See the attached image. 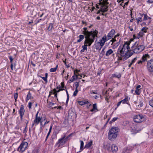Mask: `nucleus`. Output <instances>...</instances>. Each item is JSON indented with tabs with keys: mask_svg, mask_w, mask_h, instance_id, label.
<instances>
[{
	"mask_svg": "<svg viewBox=\"0 0 153 153\" xmlns=\"http://www.w3.org/2000/svg\"><path fill=\"white\" fill-rule=\"evenodd\" d=\"M131 42L130 41L126 42L123 45H120L118 49L117 54L123 56L125 55L126 53L129 51V45Z\"/></svg>",
	"mask_w": 153,
	"mask_h": 153,
	"instance_id": "f257e3e1",
	"label": "nucleus"
},
{
	"mask_svg": "<svg viewBox=\"0 0 153 153\" xmlns=\"http://www.w3.org/2000/svg\"><path fill=\"white\" fill-rule=\"evenodd\" d=\"M84 30L83 31L82 33L85 36V38L87 37V39H92L93 36H94V39H95L96 37H97L98 31L95 30L94 31H88L87 30V27H84L83 28Z\"/></svg>",
	"mask_w": 153,
	"mask_h": 153,
	"instance_id": "f03ea898",
	"label": "nucleus"
},
{
	"mask_svg": "<svg viewBox=\"0 0 153 153\" xmlns=\"http://www.w3.org/2000/svg\"><path fill=\"white\" fill-rule=\"evenodd\" d=\"M145 46L141 44L139 45L137 42H136L131 47V51L134 53H138L143 51Z\"/></svg>",
	"mask_w": 153,
	"mask_h": 153,
	"instance_id": "7ed1b4c3",
	"label": "nucleus"
},
{
	"mask_svg": "<svg viewBox=\"0 0 153 153\" xmlns=\"http://www.w3.org/2000/svg\"><path fill=\"white\" fill-rule=\"evenodd\" d=\"M118 128L112 127L108 133V138L111 140H114L116 138L118 131Z\"/></svg>",
	"mask_w": 153,
	"mask_h": 153,
	"instance_id": "20e7f679",
	"label": "nucleus"
},
{
	"mask_svg": "<svg viewBox=\"0 0 153 153\" xmlns=\"http://www.w3.org/2000/svg\"><path fill=\"white\" fill-rule=\"evenodd\" d=\"M93 36V38L92 39H87V37H86V39L84 42V45L82 46L83 50L87 51V46H90L94 42V36Z\"/></svg>",
	"mask_w": 153,
	"mask_h": 153,
	"instance_id": "39448f33",
	"label": "nucleus"
},
{
	"mask_svg": "<svg viewBox=\"0 0 153 153\" xmlns=\"http://www.w3.org/2000/svg\"><path fill=\"white\" fill-rule=\"evenodd\" d=\"M145 120L144 117L142 114H140L135 115L134 117V122L140 123L143 121Z\"/></svg>",
	"mask_w": 153,
	"mask_h": 153,
	"instance_id": "423d86ee",
	"label": "nucleus"
},
{
	"mask_svg": "<svg viewBox=\"0 0 153 153\" xmlns=\"http://www.w3.org/2000/svg\"><path fill=\"white\" fill-rule=\"evenodd\" d=\"M28 143L26 142H22L17 149V150L19 152H23L27 148Z\"/></svg>",
	"mask_w": 153,
	"mask_h": 153,
	"instance_id": "0eeeda50",
	"label": "nucleus"
},
{
	"mask_svg": "<svg viewBox=\"0 0 153 153\" xmlns=\"http://www.w3.org/2000/svg\"><path fill=\"white\" fill-rule=\"evenodd\" d=\"M146 67L147 69L149 72H153V60L150 59L147 62Z\"/></svg>",
	"mask_w": 153,
	"mask_h": 153,
	"instance_id": "6e6552de",
	"label": "nucleus"
},
{
	"mask_svg": "<svg viewBox=\"0 0 153 153\" xmlns=\"http://www.w3.org/2000/svg\"><path fill=\"white\" fill-rule=\"evenodd\" d=\"M107 38L106 36H103L101 39L100 40V42H98L99 44L101 46L100 48L99 49V50H100L102 48L104 45L105 42L107 41Z\"/></svg>",
	"mask_w": 153,
	"mask_h": 153,
	"instance_id": "1a4fd4ad",
	"label": "nucleus"
},
{
	"mask_svg": "<svg viewBox=\"0 0 153 153\" xmlns=\"http://www.w3.org/2000/svg\"><path fill=\"white\" fill-rule=\"evenodd\" d=\"M39 112L38 111L36 114L34 121V123H35L36 125L38 124L42 120L41 118L39 117H38V115Z\"/></svg>",
	"mask_w": 153,
	"mask_h": 153,
	"instance_id": "9d476101",
	"label": "nucleus"
},
{
	"mask_svg": "<svg viewBox=\"0 0 153 153\" xmlns=\"http://www.w3.org/2000/svg\"><path fill=\"white\" fill-rule=\"evenodd\" d=\"M115 33V31L114 29H112L108 34L107 38L108 40L111 39L114 36Z\"/></svg>",
	"mask_w": 153,
	"mask_h": 153,
	"instance_id": "9b49d317",
	"label": "nucleus"
},
{
	"mask_svg": "<svg viewBox=\"0 0 153 153\" xmlns=\"http://www.w3.org/2000/svg\"><path fill=\"white\" fill-rule=\"evenodd\" d=\"M131 51H132L131 50L130 51H128V53H126V55L123 56V61H125L127 59L133 55V53Z\"/></svg>",
	"mask_w": 153,
	"mask_h": 153,
	"instance_id": "f8f14e48",
	"label": "nucleus"
},
{
	"mask_svg": "<svg viewBox=\"0 0 153 153\" xmlns=\"http://www.w3.org/2000/svg\"><path fill=\"white\" fill-rule=\"evenodd\" d=\"M111 149L113 153H116L118 150V147L115 144L112 145Z\"/></svg>",
	"mask_w": 153,
	"mask_h": 153,
	"instance_id": "ddd939ff",
	"label": "nucleus"
},
{
	"mask_svg": "<svg viewBox=\"0 0 153 153\" xmlns=\"http://www.w3.org/2000/svg\"><path fill=\"white\" fill-rule=\"evenodd\" d=\"M64 137H63L58 140V141L56 143V144H59V145H64L65 143V140L64 139Z\"/></svg>",
	"mask_w": 153,
	"mask_h": 153,
	"instance_id": "4468645a",
	"label": "nucleus"
},
{
	"mask_svg": "<svg viewBox=\"0 0 153 153\" xmlns=\"http://www.w3.org/2000/svg\"><path fill=\"white\" fill-rule=\"evenodd\" d=\"M108 6L105 5H103L102 6V8L100 9L101 12L102 13L105 12L107 11L108 10L107 9L108 8Z\"/></svg>",
	"mask_w": 153,
	"mask_h": 153,
	"instance_id": "2eb2a0df",
	"label": "nucleus"
},
{
	"mask_svg": "<svg viewBox=\"0 0 153 153\" xmlns=\"http://www.w3.org/2000/svg\"><path fill=\"white\" fill-rule=\"evenodd\" d=\"M141 87V86L140 85H138L136 88V90L135 91V93L137 95L140 94L141 93L140 89V88Z\"/></svg>",
	"mask_w": 153,
	"mask_h": 153,
	"instance_id": "dca6fc26",
	"label": "nucleus"
},
{
	"mask_svg": "<svg viewBox=\"0 0 153 153\" xmlns=\"http://www.w3.org/2000/svg\"><path fill=\"white\" fill-rule=\"evenodd\" d=\"M80 71V70H78L77 69H75L74 71V74L76 75V79H77L78 78L79 79H81V77H82L81 75L79 74L78 75L75 74V73H78V72H79Z\"/></svg>",
	"mask_w": 153,
	"mask_h": 153,
	"instance_id": "f3484780",
	"label": "nucleus"
},
{
	"mask_svg": "<svg viewBox=\"0 0 153 153\" xmlns=\"http://www.w3.org/2000/svg\"><path fill=\"white\" fill-rule=\"evenodd\" d=\"M93 145V141L90 140L89 142L87 143L84 147V148L88 149Z\"/></svg>",
	"mask_w": 153,
	"mask_h": 153,
	"instance_id": "a211bd4d",
	"label": "nucleus"
},
{
	"mask_svg": "<svg viewBox=\"0 0 153 153\" xmlns=\"http://www.w3.org/2000/svg\"><path fill=\"white\" fill-rule=\"evenodd\" d=\"M24 112L25 109L24 108V106L23 105H21L19 110V113L20 115H24Z\"/></svg>",
	"mask_w": 153,
	"mask_h": 153,
	"instance_id": "6ab92c4d",
	"label": "nucleus"
},
{
	"mask_svg": "<svg viewBox=\"0 0 153 153\" xmlns=\"http://www.w3.org/2000/svg\"><path fill=\"white\" fill-rule=\"evenodd\" d=\"M149 55L146 54H145L144 55H143L141 58V60L143 62H144L145 61L147 60V58H149Z\"/></svg>",
	"mask_w": 153,
	"mask_h": 153,
	"instance_id": "aec40b11",
	"label": "nucleus"
},
{
	"mask_svg": "<svg viewBox=\"0 0 153 153\" xmlns=\"http://www.w3.org/2000/svg\"><path fill=\"white\" fill-rule=\"evenodd\" d=\"M113 53V51L111 49H109L105 53V55L106 56H108L110 55Z\"/></svg>",
	"mask_w": 153,
	"mask_h": 153,
	"instance_id": "412c9836",
	"label": "nucleus"
},
{
	"mask_svg": "<svg viewBox=\"0 0 153 153\" xmlns=\"http://www.w3.org/2000/svg\"><path fill=\"white\" fill-rule=\"evenodd\" d=\"M139 14L140 15V16L142 17L143 16L144 17L143 19L142 20L143 21H146L148 19V16L146 14H141L140 13H139Z\"/></svg>",
	"mask_w": 153,
	"mask_h": 153,
	"instance_id": "4be33fe9",
	"label": "nucleus"
},
{
	"mask_svg": "<svg viewBox=\"0 0 153 153\" xmlns=\"http://www.w3.org/2000/svg\"><path fill=\"white\" fill-rule=\"evenodd\" d=\"M95 110H97V111H98L97 105L96 103L93 104V108L90 110V111L91 112H93Z\"/></svg>",
	"mask_w": 153,
	"mask_h": 153,
	"instance_id": "5701e85b",
	"label": "nucleus"
},
{
	"mask_svg": "<svg viewBox=\"0 0 153 153\" xmlns=\"http://www.w3.org/2000/svg\"><path fill=\"white\" fill-rule=\"evenodd\" d=\"M151 19L152 18L151 17H148V19H149L150 20H151ZM151 20H150L149 21L147 22H143L141 24V25H148L151 23Z\"/></svg>",
	"mask_w": 153,
	"mask_h": 153,
	"instance_id": "b1692460",
	"label": "nucleus"
},
{
	"mask_svg": "<svg viewBox=\"0 0 153 153\" xmlns=\"http://www.w3.org/2000/svg\"><path fill=\"white\" fill-rule=\"evenodd\" d=\"M79 39L77 40V42H80L84 38V36L82 35H80L79 36Z\"/></svg>",
	"mask_w": 153,
	"mask_h": 153,
	"instance_id": "393cba45",
	"label": "nucleus"
},
{
	"mask_svg": "<svg viewBox=\"0 0 153 153\" xmlns=\"http://www.w3.org/2000/svg\"><path fill=\"white\" fill-rule=\"evenodd\" d=\"M88 102L87 101H82L78 102L79 104L81 105H82L85 104H87Z\"/></svg>",
	"mask_w": 153,
	"mask_h": 153,
	"instance_id": "a878e982",
	"label": "nucleus"
},
{
	"mask_svg": "<svg viewBox=\"0 0 153 153\" xmlns=\"http://www.w3.org/2000/svg\"><path fill=\"white\" fill-rule=\"evenodd\" d=\"M112 76L113 77H117L118 78H119L121 77V74L120 73L116 74H113L112 75Z\"/></svg>",
	"mask_w": 153,
	"mask_h": 153,
	"instance_id": "bb28decb",
	"label": "nucleus"
},
{
	"mask_svg": "<svg viewBox=\"0 0 153 153\" xmlns=\"http://www.w3.org/2000/svg\"><path fill=\"white\" fill-rule=\"evenodd\" d=\"M31 94H30V92L29 91L27 95V96L26 100L27 101V100H28L30 99H31ZM26 102H27V101Z\"/></svg>",
	"mask_w": 153,
	"mask_h": 153,
	"instance_id": "cd10ccee",
	"label": "nucleus"
},
{
	"mask_svg": "<svg viewBox=\"0 0 153 153\" xmlns=\"http://www.w3.org/2000/svg\"><path fill=\"white\" fill-rule=\"evenodd\" d=\"M45 77H41V78L44 80L45 81L46 83L48 81H47V77H48V74L46 73L45 74Z\"/></svg>",
	"mask_w": 153,
	"mask_h": 153,
	"instance_id": "c85d7f7f",
	"label": "nucleus"
},
{
	"mask_svg": "<svg viewBox=\"0 0 153 153\" xmlns=\"http://www.w3.org/2000/svg\"><path fill=\"white\" fill-rule=\"evenodd\" d=\"M123 104L127 103V102L128 101V96L126 97L123 100H121Z\"/></svg>",
	"mask_w": 153,
	"mask_h": 153,
	"instance_id": "c756f323",
	"label": "nucleus"
},
{
	"mask_svg": "<svg viewBox=\"0 0 153 153\" xmlns=\"http://www.w3.org/2000/svg\"><path fill=\"white\" fill-rule=\"evenodd\" d=\"M64 85L63 82H62L61 83V85H59L56 87V88L58 89H63L64 88Z\"/></svg>",
	"mask_w": 153,
	"mask_h": 153,
	"instance_id": "7c9ffc66",
	"label": "nucleus"
},
{
	"mask_svg": "<svg viewBox=\"0 0 153 153\" xmlns=\"http://www.w3.org/2000/svg\"><path fill=\"white\" fill-rule=\"evenodd\" d=\"M76 75H74L72 76V78L69 80V82H73L75 79H76Z\"/></svg>",
	"mask_w": 153,
	"mask_h": 153,
	"instance_id": "2f4dec72",
	"label": "nucleus"
},
{
	"mask_svg": "<svg viewBox=\"0 0 153 153\" xmlns=\"http://www.w3.org/2000/svg\"><path fill=\"white\" fill-rule=\"evenodd\" d=\"M58 67V65H56V67L53 68H51L50 69V71L51 72H54L56 71Z\"/></svg>",
	"mask_w": 153,
	"mask_h": 153,
	"instance_id": "473e14b6",
	"label": "nucleus"
},
{
	"mask_svg": "<svg viewBox=\"0 0 153 153\" xmlns=\"http://www.w3.org/2000/svg\"><path fill=\"white\" fill-rule=\"evenodd\" d=\"M80 150L81 151H82L83 150V147L84 146V143L83 141L80 140Z\"/></svg>",
	"mask_w": 153,
	"mask_h": 153,
	"instance_id": "72a5a7b5",
	"label": "nucleus"
},
{
	"mask_svg": "<svg viewBox=\"0 0 153 153\" xmlns=\"http://www.w3.org/2000/svg\"><path fill=\"white\" fill-rule=\"evenodd\" d=\"M142 17H138L136 19V20L137 21V23H138L139 22H141L143 21V20L142 19Z\"/></svg>",
	"mask_w": 153,
	"mask_h": 153,
	"instance_id": "f704fd0d",
	"label": "nucleus"
},
{
	"mask_svg": "<svg viewBox=\"0 0 153 153\" xmlns=\"http://www.w3.org/2000/svg\"><path fill=\"white\" fill-rule=\"evenodd\" d=\"M116 38H115V37H114L113 38H112L111 40L109 43H110L111 42H112V43L111 44V45H112L114 42L117 41Z\"/></svg>",
	"mask_w": 153,
	"mask_h": 153,
	"instance_id": "c9c22d12",
	"label": "nucleus"
},
{
	"mask_svg": "<svg viewBox=\"0 0 153 153\" xmlns=\"http://www.w3.org/2000/svg\"><path fill=\"white\" fill-rule=\"evenodd\" d=\"M143 33L141 31L139 33H138L137 36V38H139L140 37L142 36L143 35Z\"/></svg>",
	"mask_w": 153,
	"mask_h": 153,
	"instance_id": "e433bc0d",
	"label": "nucleus"
},
{
	"mask_svg": "<svg viewBox=\"0 0 153 153\" xmlns=\"http://www.w3.org/2000/svg\"><path fill=\"white\" fill-rule=\"evenodd\" d=\"M105 53V52L104 50H102L101 51V53H100V57H102L104 55Z\"/></svg>",
	"mask_w": 153,
	"mask_h": 153,
	"instance_id": "4c0bfd02",
	"label": "nucleus"
},
{
	"mask_svg": "<svg viewBox=\"0 0 153 153\" xmlns=\"http://www.w3.org/2000/svg\"><path fill=\"white\" fill-rule=\"evenodd\" d=\"M117 57H118V60H121L123 59V58L124 57V56H120V55H117Z\"/></svg>",
	"mask_w": 153,
	"mask_h": 153,
	"instance_id": "58836bf2",
	"label": "nucleus"
},
{
	"mask_svg": "<svg viewBox=\"0 0 153 153\" xmlns=\"http://www.w3.org/2000/svg\"><path fill=\"white\" fill-rule=\"evenodd\" d=\"M65 90V89H59L58 91H57V90H56V89H54L53 90V91H54V92H55V93H57L61 91H62V90Z\"/></svg>",
	"mask_w": 153,
	"mask_h": 153,
	"instance_id": "ea45409f",
	"label": "nucleus"
},
{
	"mask_svg": "<svg viewBox=\"0 0 153 153\" xmlns=\"http://www.w3.org/2000/svg\"><path fill=\"white\" fill-rule=\"evenodd\" d=\"M149 105L153 107V99H151L149 102Z\"/></svg>",
	"mask_w": 153,
	"mask_h": 153,
	"instance_id": "a19ab883",
	"label": "nucleus"
},
{
	"mask_svg": "<svg viewBox=\"0 0 153 153\" xmlns=\"http://www.w3.org/2000/svg\"><path fill=\"white\" fill-rule=\"evenodd\" d=\"M66 93L67 94V100L66 102V103H67L68 102L69 100V94L68 92V91L66 90Z\"/></svg>",
	"mask_w": 153,
	"mask_h": 153,
	"instance_id": "79ce46f5",
	"label": "nucleus"
},
{
	"mask_svg": "<svg viewBox=\"0 0 153 153\" xmlns=\"http://www.w3.org/2000/svg\"><path fill=\"white\" fill-rule=\"evenodd\" d=\"M117 119H118L117 117H114L111 120L110 122V123H111L113 122H114L116 120H117Z\"/></svg>",
	"mask_w": 153,
	"mask_h": 153,
	"instance_id": "37998d69",
	"label": "nucleus"
},
{
	"mask_svg": "<svg viewBox=\"0 0 153 153\" xmlns=\"http://www.w3.org/2000/svg\"><path fill=\"white\" fill-rule=\"evenodd\" d=\"M53 27V25L52 24H50L49 25V27L48 28V30L49 31H50L52 29Z\"/></svg>",
	"mask_w": 153,
	"mask_h": 153,
	"instance_id": "c03bdc74",
	"label": "nucleus"
},
{
	"mask_svg": "<svg viewBox=\"0 0 153 153\" xmlns=\"http://www.w3.org/2000/svg\"><path fill=\"white\" fill-rule=\"evenodd\" d=\"M102 2L103 3V5H107L108 4V2L107 0H103Z\"/></svg>",
	"mask_w": 153,
	"mask_h": 153,
	"instance_id": "a18cd8bd",
	"label": "nucleus"
},
{
	"mask_svg": "<svg viewBox=\"0 0 153 153\" xmlns=\"http://www.w3.org/2000/svg\"><path fill=\"white\" fill-rule=\"evenodd\" d=\"M147 28L146 27H143L141 29V31H143L144 32L146 33L147 32Z\"/></svg>",
	"mask_w": 153,
	"mask_h": 153,
	"instance_id": "49530a36",
	"label": "nucleus"
},
{
	"mask_svg": "<svg viewBox=\"0 0 153 153\" xmlns=\"http://www.w3.org/2000/svg\"><path fill=\"white\" fill-rule=\"evenodd\" d=\"M78 90L77 89H76L75 91H74V94H73V96H76L78 92Z\"/></svg>",
	"mask_w": 153,
	"mask_h": 153,
	"instance_id": "de8ad7c7",
	"label": "nucleus"
},
{
	"mask_svg": "<svg viewBox=\"0 0 153 153\" xmlns=\"http://www.w3.org/2000/svg\"><path fill=\"white\" fill-rule=\"evenodd\" d=\"M52 127V126L51 125L49 131V132L47 134V136H49V135L50 133L51 132Z\"/></svg>",
	"mask_w": 153,
	"mask_h": 153,
	"instance_id": "09e8293b",
	"label": "nucleus"
},
{
	"mask_svg": "<svg viewBox=\"0 0 153 153\" xmlns=\"http://www.w3.org/2000/svg\"><path fill=\"white\" fill-rule=\"evenodd\" d=\"M75 85L76 89H77L78 88L79 86V82H76L75 83Z\"/></svg>",
	"mask_w": 153,
	"mask_h": 153,
	"instance_id": "8fccbe9b",
	"label": "nucleus"
},
{
	"mask_svg": "<svg viewBox=\"0 0 153 153\" xmlns=\"http://www.w3.org/2000/svg\"><path fill=\"white\" fill-rule=\"evenodd\" d=\"M132 130L133 131H132V132H133V133L135 134L140 131V130H137L136 129H134L133 130V129Z\"/></svg>",
	"mask_w": 153,
	"mask_h": 153,
	"instance_id": "3c124183",
	"label": "nucleus"
},
{
	"mask_svg": "<svg viewBox=\"0 0 153 153\" xmlns=\"http://www.w3.org/2000/svg\"><path fill=\"white\" fill-rule=\"evenodd\" d=\"M14 98L15 100L16 101V99L18 97V94L17 93H15L14 95Z\"/></svg>",
	"mask_w": 153,
	"mask_h": 153,
	"instance_id": "603ef678",
	"label": "nucleus"
},
{
	"mask_svg": "<svg viewBox=\"0 0 153 153\" xmlns=\"http://www.w3.org/2000/svg\"><path fill=\"white\" fill-rule=\"evenodd\" d=\"M137 60V57H136L134 58L131 61V62L132 63H134L135 61Z\"/></svg>",
	"mask_w": 153,
	"mask_h": 153,
	"instance_id": "864d4df0",
	"label": "nucleus"
},
{
	"mask_svg": "<svg viewBox=\"0 0 153 153\" xmlns=\"http://www.w3.org/2000/svg\"><path fill=\"white\" fill-rule=\"evenodd\" d=\"M9 59L10 60V62L11 63V64L13 63V58L11 56H9Z\"/></svg>",
	"mask_w": 153,
	"mask_h": 153,
	"instance_id": "5fc2aeb1",
	"label": "nucleus"
},
{
	"mask_svg": "<svg viewBox=\"0 0 153 153\" xmlns=\"http://www.w3.org/2000/svg\"><path fill=\"white\" fill-rule=\"evenodd\" d=\"M32 103L31 102H29L28 103V107L29 109L31 108Z\"/></svg>",
	"mask_w": 153,
	"mask_h": 153,
	"instance_id": "6e6d98bb",
	"label": "nucleus"
},
{
	"mask_svg": "<svg viewBox=\"0 0 153 153\" xmlns=\"http://www.w3.org/2000/svg\"><path fill=\"white\" fill-rule=\"evenodd\" d=\"M43 120V121H46V118L45 116L43 118H41V120Z\"/></svg>",
	"mask_w": 153,
	"mask_h": 153,
	"instance_id": "4d7b16f0",
	"label": "nucleus"
},
{
	"mask_svg": "<svg viewBox=\"0 0 153 153\" xmlns=\"http://www.w3.org/2000/svg\"><path fill=\"white\" fill-rule=\"evenodd\" d=\"M122 102V101H121L120 102H119L117 104V107H118V106H119L120 105V104H121V103Z\"/></svg>",
	"mask_w": 153,
	"mask_h": 153,
	"instance_id": "13d9d810",
	"label": "nucleus"
},
{
	"mask_svg": "<svg viewBox=\"0 0 153 153\" xmlns=\"http://www.w3.org/2000/svg\"><path fill=\"white\" fill-rule=\"evenodd\" d=\"M143 62L142 61V60H140L138 61L137 63L138 64H142Z\"/></svg>",
	"mask_w": 153,
	"mask_h": 153,
	"instance_id": "bf43d9fd",
	"label": "nucleus"
},
{
	"mask_svg": "<svg viewBox=\"0 0 153 153\" xmlns=\"http://www.w3.org/2000/svg\"><path fill=\"white\" fill-rule=\"evenodd\" d=\"M91 94H97V92L96 91H92L91 92Z\"/></svg>",
	"mask_w": 153,
	"mask_h": 153,
	"instance_id": "052dcab7",
	"label": "nucleus"
},
{
	"mask_svg": "<svg viewBox=\"0 0 153 153\" xmlns=\"http://www.w3.org/2000/svg\"><path fill=\"white\" fill-rule=\"evenodd\" d=\"M49 122H50L49 121H47V120H46L45 121V123L44 124L43 126H45V124L48 123Z\"/></svg>",
	"mask_w": 153,
	"mask_h": 153,
	"instance_id": "680f3d73",
	"label": "nucleus"
},
{
	"mask_svg": "<svg viewBox=\"0 0 153 153\" xmlns=\"http://www.w3.org/2000/svg\"><path fill=\"white\" fill-rule=\"evenodd\" d=\"M147 2H149V3H153V0H148Z\"/></svg>",
	"mask_w": 153,
	"mask_h": 153,
	"instance_id": "e2e57ef3",
	"label": "nucleus"
},
{
	"mask_svg": "<svg viewBox=\"0 0 153 153\" xmlns=\"http://www.w3.org/2000/svg\"><path fill=\"white\" fill-rule=\"evenodd\" d=\"M143 105V102H140V105H138V106H140V107H141Z\"/></svg>",
	"mask_w": 153,
	"mask_h": 153,
	"instance_id": "0e129e2a",
	"label": "nucleus"
},
{
	"mask_svg": "<svg viewBox=\"0 0 153 153\" xmlns=\"http://www.w3.org/2000/svg\"><path fill=\"white\" fill-rule=\"evenodd\" d=\"M42 20V19H39L38 20H37V22H36V23H38L39 22H40Z\"/></svg>",
	"mask_w": 153,
	"mask_h": 153,
	"instance_id": "69168bd1",
	"label": "nucleus"
},
{
	"mask_svg": "<svg viewBox=\"0 0 153 153\" xmlns=\"http://www.w3.org/2000/svg\"><path fill=\"white\" fill-rule=\"evenodd\" d=\"M128 28L130 29L131 31H132L133 30V28H131L130 26H128Z\"/></svg>",
	"mask_w": 153,
	"mask_h": 153,
	"instance_id": "338daca9",
	"label": "nucleus"
},
{
	"mask_svg": "<svg viewBox=\"0 0 153 153\" xmlns=\"http://www.w3.org/2000/svg\"><path fill=\"white\" fill-rule=\"evenodd\" d=\"M31 64L33 65V67H35L36 66V65L33 63L32 62H31Z\"/></svg>",
	"mask_w": 153,
	"mask_h": 153,
	"instance_id": "774afa93",
	"label": "nucleus"
}]
</instances>
